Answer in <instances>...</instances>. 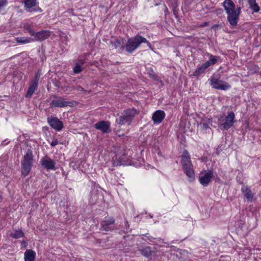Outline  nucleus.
<instances>
[{
	"label": "nucleus",
	"mask_w": 261,
	"mask_h": 261,
	"mask_svg": "<svg viewBox=\"0 0 261 261\" xmlns=\"http://www.w3.org/2000/svg\"><path fill=\"white\" fill-rule=\"evenodd\" d=\"M33 151L31 149H28L21 162V176L25 177L31 172L33 166Z\"/></svg>",
	"instance_id": "nucleus-2"
},
{
	"label": "nucleus",
	"mask_w": 261,
	"mask_h": 261,
	"mask_svg": "<svg viewBox=\"0 0 261 261\" xmlns=\"http://www.w3.org/2000/svg\"><path fill=\"white\" fill-rule=\"evenodd\" d=\"M84 60H79L78 62L75 64V66L73 68L74 73L77 74L80 73L82 70V66L85 64Z\"/></svg>",
	"instance_id": "nucleus-24"
},
{
	"label": "nucleus",
	"mask_w": 261,
	"mask_h": 261,
	"mask_svg": "<svg viewBox=\"0 0 261 261\" xmlns=\"http://www.w3.org/2000/svg\"><path fill=\"white\" fill-rule=\"evenodd\" d=\"M125 226H126V228L127 230V227H129V224H128V222L127 221H126L125 222Z\"/></svg>",
	"instance_id": "nucleus-48"
},
{
	"label": "nucleus",
	"mask_w": 261,
	"mask_h": 261,
	"mask_svg": "<svg viewBox=\"0 0 261 261\" xmlns=\"http://www.w3.org/2000/svg\"><path fill=\"white\" fill-rule=\"evenodd\" d=\"M250 6L249 8L253 12L257 13L259 11L260 8L256 2V0H247Z\"/></svg>",
	"instance_id": "nucleus-25"
},
{
	"label": "nucleus",
	"mask_w": 261,
	"mask_h": 261,
	"mask_svg": "<svg viewBox=\"0 0 261 261\" xmlns=\"http://www.w3.org/2000/svg\"><path fill=\"white\" fill-rule=\"evenodd\" d=\"M148 233H146V234H143L142 235V237H146V239H144L143 237H142V239L144 240H145V241H147V240H149L151 242H153V240L154 239H155L154 238H153V237H151V236H148Z\"/></svg>",
	"instance_id": "nucleus-35"
},
{
	"label": "nucleus",
	"mask_w": 261,
	"mask_h": 261,
	"mask_svg": "<svg viewBox=\"0 0 261 261\" xmlns=\"http://www.w3.org/2000/svg\"><path fill=\"white\" fill-rule=\"evenodd\" d=\"M41 74V72L39 70L35 72L34 77L30 81V85L25 94V97H31L35 91L37 89Z\"/></svg>",
	"instance_id": "nucleus-8"
},
{
	"label": "nucleus",
	"mask_w": 261,
	"mask_h": 261,
	"mask_svg": "<svg viewBox=\"0 0 261 261\" xmlns=\"http://www.w3.org/2000/svg\"><path fill=\"white\" fill-rule=\"evenodd\" d=\"M111 123L108 121H100L96 123L94 126L97 129L101 131L103 134H107L111 132Z\"/></svg>",
	"instance_id": "nucleus-13"
},
{
	"label": "nucleus",
	"mask_w": 261,
	"mask_h": 261,
	"mask_svg": "<svg viewBox=\"0 0 261 261\" xmlns=\"http://www.w3.org/2000/svg\"><path fill=\"white\" fill-rule=\"evenodd\" d=\"M241 7H237V9H234L233 12V13H236V14L238 15L239 16H240V14H241Z\"/></svg>",
	"instance_id": "nucleus-36"
},
{
	"label": "nucleus",
	"mask_w": 261,
	"mask_h": 261,
	"mask_svg": "<svg viewBox=\"0 0 261 261\" xmlns=\"http://www.w3.org/2000/svg\"><path fill=\"white\" fill-rule=\"evenodd\" d=\"M181 161H183V160H184V161L191 160L190 155L189 152L187 150H186V149L184 150L183 153L181 156Z\"/></svg>",
	"instance_id": "nucleus-32"
},
{
	"label": "nucleus",
	"mask_w": 261,
	"mask_h": 261,
	"mask_svg": "<svg viewBox=\"0 0 261 261\" xmlns=\"http://www.w3.org/2000/svg\"><path fill=\"white\" fill-rule=\"evenodd\" d=\"M181 165H182L184 170L187 169H189L191 167H193V165L191 163V160H190V161L183 160V161H181Z\"/></svg>",
	"instance_id": "nucleus-30"
},
{
	"label": "nucleus",
	"mask_w": 261,
	"mask_h": 261,
	"mask_svg": "<svg viewBox=\"0 0 261 261\" xmlns=\"http://www.w3.org/2000/svg\"><path fill=\"white\" fill-rule=\"evenodd\" d=\"M51 35V32L49 30H41L38 32H35L32 38L33 41H43L48 38Z\"/></svg>",
	"instance_id": "nucleus-14"
},
{
	"label": "nucleus",
	"mask_w": 261,
	"mask_h": 261,
	"mask_svg": "<svg viewBox=\"0 0 261 261\" xmlns=\"http://www.w3.org/2000/svg\"><path fill=\"white\" fill-rule=\"evenodd\" d=\"M208 67L204 63L201 66L197 67L195 70L193 72L192 75V76L195 77L198 79L200 76L205 73L206 69Z\"/></svg>",
	"instance_id": "nucleus-19"
},
{
	"label": "nucleus",
	"mask_w": 261,
	"mask_h": 261,
	"mask_svg": "<svg viewBox=\"0 0 261 261\" xmlns=\"http://www.w3.org/2000/svg\"><path fill=\"white\" fill-rule=\"evenodd\" d=\"M210 85L213 88L221 90H227L231 88V85L228 83L220 79L215 74H213L208 79Z\"/></svg>",
	"instance_id": "nucleus-6"
},
{
	"label": "nucleus",
	"mask_w": 261,
	"mask_h": 261,
	"mask_svg": "<svg viewBox=\"0 0 261 261\" xmlns=\"http://www.w3.org/2000/svg\"><path fill=\"white\" fill-rule=\"evenodd\" d=\"M242 191L248 201L252 200L253 194L251 191L248 188H242Z\"/></svg>",
	"instance_id": "nucleus-27"
},
{
	"label": "nucleus",
	"mask_w": 261,
	"mask_h": 261,
	"mask_svg": "<svg viewBox=\"0 0 261 261\" xmlns=\"http://www.w3.org/2000/svg\"><path fill=\"white\" fill-rule=\"evenodd\" d=\"M149 77L152 79H153L154 81H159V76L153 71V70H151L150 72L149 73Z\"/></svg>",
	"instance_id": "nucleus-34"
},
{
	"label": "nucleus",
	"mask_w": 261,
	"mask_h": 261,
	"mask_svg": "<svg viewBox=\"0 0 261 261\" xmlns=\"http://www.w3.org/2000/svg\"><path fill=\"white\" fill-rule=\"evenodd\" d=\"M252 68L251 70L253 71L254 73L258 72L259 71V67L256 65H253L252 67H251Z\"/></svg>",
	"instance_id": "nucleus-37"
},
{
	"label": "nucleus",
	"mask_w": 261,
	"mask_h": 261,
	"mask_svg": "<svg viewBox=\"0 0 261 261\" xmlns=\"http://www.w3.org/2000/svg\"><path fill=\"white\" fill-rule=\"evenodd\" d=\"M228 22L233 28L237 25L239 20V16L236 13L230 12L229 14H227V18Z\"/></svg>",
	"instance_id": "nucleus-18"
},
{
	"label": "nucleus",
	"mask_w": 261,
	"mask_h": 261,
	"mask_svg": "<svg viewBox=\"0 0 261 261\" xmlns=\"http://www.w3.org/2000/svg\"><path fill=\"white\" fill-rule=\"evenodd\" d=\"M27 245H28V243L25 241H22L21 242V246H22V247H26Z\"/></svg>",
	"instance_id": "nucleus-42"
},
{
	"label": "nucleus",
	"mask_w": 261,
	"mask_h": 261,
	"mask_svg": "<svg viewBox=\"0 0 261 261\" xmlns=\"http://www.w3.org/2000/svg\"><path fill=\"white\" fill-rule=\"evenodd\" d=\"M47 120L49 125L57 131L61 130L64 127L63 123L57 117L52 116L48 117Z\"/></svg>",
	"instance_id": "nucleus-12"
},
{
	"label": "nucleus",
	"mask_w": 261,
	"mask_h": 261,
	"mask_svg": "<svg viewBox=\"0 0 261 261\" xmlns=\"http://www.w3.org/2000/svg\"><path fill=\"white\" fill-rule=\"evenodd\" d=\"M3 199V196L0 194V203L2 202Z\"/></svg>",
	"instance_id": "nucleus-49"
},
{
	"label": "nucleus",
	"mask_w": 261,
	"mask_h": 261,
	"mask_svg": "<svg viewBox=\"0 0 261 261\" xmlns=\"http://www.w3.org/2000/svg\"><path fill=\"white\" fill-rule=\"evenodd\" d=\"M235 115L232 111L228 112L226 116H221L218 119V127L222 130H226L231 127L234 122Z\"/></svg>",
	"instance_id": "nucleus-4"
},
{
	"label": "nucleus",
	"mask_w": 261,
	"mask_h": 261,
	"mask_svg": "<svg viewBox=\"0 0 261 261\" xmlns=\"http://www.w3.org/2000/svg\"><path fill=\"white\" fill-rule=\"evenodd\" d=\"M173 13L175 15H177V10H176V7H174L173 8Z\"/></svg>",
	"instance_id": "nucleus-43"
},
{
	"label": "nucleus",
	"mask_w": 261,
	"mask_h": 261,
	"mask_svg": "<svg viewBox=\"0 0 261 261\" xmlns=\"http://www.w3.org/2000/svg\"><path fill=\"white\" fill-rule=\"evenodd\" d=\"M58 144V141L57 139H55L54 140H53L51 143H50V145L52 146V147H54L56 145H57V144Z\"/></svg>",
	"instance_id": "nucleus-40"
},
{
	"label": "nucleus",
	"mask_w": 261,
	"mask_h": 261,
	"mask_svg": "<svg viewBox=\"0 0 261 261\" xmlns=\"http://www.w3.org/2000/svg\"><path fill=\"white\" fill-rule=\"evenodd\" d=\"M223 7L227 14L232 12L235 9V5L231 0H225L223 2Z\"/></svg>",
	"instance_id": "nucleus-21"
},
{
	"label": "nucleus",
	"mask_w": 261,
	"mask_h": 261,
	"mask_svg": "<svg viewBox=\"0 0 261 261\" xmlns=\"http://www.w3.org/2000/svg\"><path fill=\"white\" fill-rule=\"evenodd\" d=\"M208 22H204L200 25V27L202 28H203V27L207 26L208 25Z\"/></svg>",
	"instance_id": "nucleus-44"
},
{
	"label": "nucleus",
	"mask_w": 261,
	"mask_h": 261,
	"mask_svg": "<svg viewBox=\"0 0 261 261\" xmlns=\"http://www.w3.org/2000/svg\"><path fill=\"white\" fill-rule=\"evenodd\" d=\"M50 97L54 99L50 103V108H63L67 106H73V103L72 101H66L63 97L51 95Z\"/></svg>",
	"instance_id": "nucleus-7"
},
{
	"label": "nucleus",
	"mask_w": 261,
	"mask_h": 261,
	"mask_svg": "<svg viewBox=\"0 0 261 261\" xmlns=\"http://www.w3.org/2000/svg\"><path fill=\"white\" fill-rule=\"evenodd\" d=\"M165 113L164 111L158 110L155 111L152 116V120L154 124L161 123L165 117Z\"/></svg>",
	"instance_id": "nucleus-16"
},
{
	"label": "nucleus",
	"mask_w": 261,
	"mask_h": 261,
	"mask_svg": "<svg viewBox=\"0 0 261 261\" xmlns=\"http://www.w3.org/2000/svg\"><path fill=\"white\" fill-rule=\"evenodd\" d=\"M36 256V252L31 250H27L24 253V260L25 261H35Z\"/></svg>",
	"instance_id": "nucleus-22"
},
{
	"label": "nucleus",
	"mask_w": 261,
	"mask_h": 261,
	"mask_svg": "<svg viewBox=\"0 0 261 261\" xmlns=\"http://www.w3.org/2000/svg\"><path fill=\"white\" fill-rule=\"evenodd\" d=\"M115 219L113 217H105V220L101 221L100 224V230L106 231H113L116 228Z\"/></svg>",
	"instance_id": "nucleus-9"
},
{
	"label": "nucleus",
	"mask_w": 261,
	"mask_h": 261,
	"mask_svg": "<svg viewBox=\"0 0 261 261\" xmlns=\"http://www.w3.org/2000/svg\"><path fill=\"white\" fill-rule=\"evenodd\" d=\"M222 145H223L222 144H220V145H218V147H217V150H216V153L218 155H219V154H220V152L221 151H222Z\"/></svg>",
	"instance_id": "nucleus-38"
},
{
	"label": "nucleus",
	"mask_w": 261,
	"mask_h": 261,
	"mask_svg": "<svg viewBox=\"0 0 261 261\" xmlns=\"http://www.w3.org/2000/svg\"><path fill=\"white\" fill-rule=\"evenodd\" d=\"M24 5L25 10L28 12H42V9L37 6V0H24Z\"/></svg>",
	"instance_id": "nucleus-11"
},
{
	"label": "nucleus",
	"mask_w": 261,
	"mask_h": 261,
	"mask_svg": "<svg viewBox=\"0 0 261 261\" xmlns=\"http://www.w3.org/2000/svg\"><path fill=\"white\" fill-rule=\"evenodd\" d=\"M62 37H64L66 40L68 39V37L66 35H65V36H62Z\"/></svg>",
	"instance_id": "nucleus-51"
},
{
	"label": "nucleus",
	"mask_w": 261,
	"mask_h": 261,
	"mask_svg": "<svg viewBox=\"0 0 261 261\" xmlns=\"http://www.w3.org/2000/svg\"><path fill=\"white\" fill-rule=\"evenodd\" d=\"M6 140H4V141H3V142L2 143V145H3V146L6 145L9 142H6Z\"/></svg>",
	"instance_id": "nucleus-46"
},
{
	"label": "nucleus",
	"mask_w": 261,
	"mask_h": 261,
	"mask_svg": "<svg viewBox=\"0 0 261 261\" xmlns=\"http://www.w3.org/2000/svg\"><path fill=\"white\" fill-rule=\"evenodd\" d=\"M123 43V40L122 39L114 38L110 41V44L115 48H119L120 51H122L125 48Z\"/></svg>",
	"instance_id": "nucleus-20"
},
{
	"label": "nucleus",
	"mask_w": 261,
	"mask_h": 261,
	"mask_svg": "<svg viewBox=\"0 0 261 261\" xmlns=\"http://www.w3.org/2000/svg\"><path fill=\"white\" fill-rule=\"evenodd\" d=\"M216 27H218V25L217 24H215L214 25L213 27H212V28L214 29L215 28H216Z\"/></svg>",
	"instance_id": "nucleus-50"
},
{
	"label": "nucleus",
	"mask_w": 261,
	"mask_h": 261,
	"mask_svg": "<svg viewBox=\"0 0 261 261\" xmlns=\"http://www.w3.org/2000/svg\"><path fill=\"white\" fill-rule=\"evenodd\" d=\"M41 164L42 167L47 170H55V162L49 158L47 156H45L41 159Z\"/></svg>",
	"instance_id": "nucleus-15"
},
{
	"label": "nucleus",
	"mask_w": 261,
	"mask_h": 261,
	"mask_svg": "<svg viewBox=\"0 0 261 261\" xmlns=\"http://www.w3.org/2000/svg\"><path fill=\"white\" fill-rule=\"evenodd\" d=\"M8 4L7 0H0V12L4 10V7Z\"/></svg>",
	"instance_id": "nucleus-33"
},
{
	"label": "nucleus",
	"mask_w": 261,
	"mask_h": 261,
	"mask_svg": "<svg viewBox=\"0 0 261 261\" xmlns=\"http://www.w3.org/2000/svg\"><path fill=\"white\" fill-rule=\"evenodd\" d=\"M76 89L78 91H84L85 90L84 89V88L81 86H77Z\"/></svg>",
	"instance_id": "nucleus-41"
},
{
	"label": "nucleus",
	"mask_w": 261,
	"mask_h": 261,
	"mask_svg": "<svg viewBox=\"0 0 261 261\" xmlns=\"http://www.w3.org/2000/svg\"><path fill=\"white\" fill-rule=\"evenodd\" d=\"M137 110L135 109H127L123 111L122 115L118 119H116V122L120 125L127 124L130 125L137 114Z\"/></svg>",
	"instance_id": "nucleus-3"
},
{
	"label": "nucleus",
	"mask_w": 261,
	"mask_h": 261,
	"mask_svg": "<svg viewBox=\"0 0 261 261\" xmlns=\"http://www.w3.org/2000/svg\"><path fill=\"white\" fill-rule=\"evenodd\" d=\"M187 221L190 223V224H192V222H193V220H192V218L190 217H189L188 218V219L187 220Z\"/></svg>",
	"instance_id": "nucleus-45"
},
{
	"label": "nucleus",
	"mask_w": 261,
	"mask_h": 261,
	"mask_svg": "<svg viewBox=\"0 0 261 261\" xmlns=\"http://www.w3.org/2000/svg\"><path fill=\"white\" fill-rule=\"evenodd\" d=\"M213 177V172L212 170H203L199 174L198 179L200 183L204 187H207L211 181Z\"/></svg>",
	"instance_id": "nucleus-10"
},
{
	"label": "nucleus",
	"mask_w": 261,
	"mask_h": 261,
	"mask_svg": "<svg viewBox=\"0 0 261 261\" xmlns=\"http://www.w3.org/2000/svg\"><path fill=\"white\" fill-rule=\"evenodd\" d=\"M10 236L13 238L17 239L23 237L24 233L21 230H15L14 232H11Z\"/></svg>",
	"instance_id": "nucleus-28"
},
{
	"label": "nucleus",
	"mask_w": 261,
	"mask_h": 261,
	"mask_svg": "<svg viewBox=\"0 0 261 261\" xmlns=\"http://www.w3.org/2000/svg\"><path fill=\"white\" fill-rule=\"evenodd\" d=\"M16 41L18 43L25 44L32 42V38L31 37H20L16 38Z\"/></svg>",
	"instance_id": "nucleus-29"
},
{
	"label": "nucleus",
	"mask_w": 261,
	"mask_h": 261,
	"mask_svg": "<svg viewBox=\"0 0 261 261\" xmlns=\"http://www.w3.org/2000/svg\"><path fill=\"white\" fill-rule=\"evenodd\" d=\"M114 166L126 165L128 164V160L123 147H119L116 151V154L113 157Z\"/></svg>",
	"instance_id": "nucleus-5"
},
{
	"label": "nucleus",
	"mask_w": 261,
	"mask_h": 261,
	"mask_svg": "<svg viewBox=\"0 0 261 261\" xmlns=\"http://www.w3.org/2000/svg\"><path fill=\"white\" fill-rule=\"evenodd\" d=\"M24 30L28 33L29 35L33 37L35 33V31L33 30L29 24H25L23 27Z\"/></svg>",
	"instance_id": "nucleus-31"
},
{
	"label": "nucleus",
	"mask_w": 261,
	"mask_h": 261,
	"mask_svg": "<svg viewBox=\"0 0 261 261\" xmlns=\"http://www.w3.org/2000/svg\"><path fill=\"white\" fill-rule=\"evenodd\" d=\"M185 173L189 178V180L192 182L194 180L195 178V172L193 167L184 170Z\"/></svg>",
	"instance_id": "nucleus-26"
},
{
	"label": "nucleus",
	"mask_w": 261,
	"mask_h": 261,
	"mask_svg": "<svg viewBox=\"0 0 261 261\" xmlns=\"http://www.w3.org/2000/svg\"><path fill=\"white\" fill-rule=\"evenodd\" d=\"M210 121H211V119H208V123H202L203 127L204 128H209V126H208V123H210Z\"/></svg>",
	"instance_id": "nucleus-39"
},
{
	"label": "nucleus",
	"mask_w": 261,
	"mask_h": 261,
	"mask_svg": "<svg viewBox=\"0 0 261 261\" xmlns=\"http://www.w3.org/2000/svg\"><path fill=\"white\" fill-rule=\"evenodd\" d=\"M141 254L147 258H150L152 255L155 252V248H152L149 246L142 247L138 249Z\"/></svg>",
	"instance_id": "nucleus-17"
},
{
	"label": "nucleus",
	"mask_w": 261,
	"mask_h": 261,
	"mask_svg": "<svg viewBox=\"0 0 261 261\" xmlns=\"http://www.w3.org/2000/svg\"><path fill=\"white\" fill-rule=\"evenodd\" d=\"M165 15H167L168 14H169V11L168 10V9L166 7H165Z\"/></svg>",
	"instance_id": "nucleus-47"
},
{
	"label": "nucleus",
	"mask_w": 261,
	"mask_h": 261,
	"mask_svg": "<svg viewBox=\"0 0 261 261\" xmlns=\"http://www.w3.org/2000/svg\"><path fill=\"white\" fill-rule=\"evenodd\" d=\"M142 43H146L149 48L153 50V47L151 43L148 42L145 38L139 35H137L128 39L125 46V49L127 52L132 53Z\"/></svg>",
	"instance_id": "nucleus-1"
},
{
	"label": "nucleus",
	"mask_w": 261,
	"mask_h": 261,
	"mask_svg": "<svg viewBox=\"0 0 261 261\" xmlns=\"http://www.w3.org/2000/svg\"><path fill=\"white\" fill-rule=\"evenodd\" d=\"M209 59L205 62V64L208 66L213 65L216 64L218 60L220 59V57L214 56L212 54H208Z\"/></svg>",
	"instance_id": "nucleus-23"
}]
</instances>
